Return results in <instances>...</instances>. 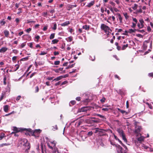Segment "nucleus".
<instances>
[{
    "label": "nucleus",
    "instance_id": "f257e3e1",
    "mask_svg": "<svg viewBox=\"0 0 153 153\" xmlns=\"http://www.w3.org/2000/svg\"><path fill=\"white\" fill-rule=\"evenodd\" d=\"M27 131H28V133L27 132L25 134L27 135H30L31 134L32 136H34L35 137H39V135L41 131L39 129H36L34 131L30 128H28L27 129Z\"/></svg>",
    "mask_w": 153,
    "mask_h": 153
},
{
    "label": "nucleus",
    "instance_id": "f03ea898",
    "mask_svg": "<svg viewBox=\"0 0 153 153\" xmlns=\"http://www.w3.org/2000/svg\"><path fill=\"white\" fill-rule=\"evenodd\" d=\"M22 142L21 143V144L27 147L26 150H30V143L25 138L22 139L21 140Z\"/></svg>",
    "mask_w": 153,
    "mask_h": 153
},
{
    "label": "nucleus",
    "instance_id": "7ed1b4c3",
    "mask_svg": "<svg viewBox=\"0 0 153 153\" xmlns=\"http://www.w3.org/2000/svg\"><path fill=\"white\" fill-rule=\"evenodd\" d=\"M100 28L102 30H104L106 33H108L109 30H111L109 27L103 24L101 25Z\"/></svg>",
    "mask_w": 153,
    "mask_h": 153
},
{
    "label": "nucleus",
    "instance_id": "20e7f679",
    "mask_svg": "<svg viewBox=\"0 0 153 153\" xmlns=\"http://www.w3.org/2000/svg\"><path fill=\"white\" fill-rule=\"evenodd\" d=\"M13 131L16 133L25 130V129L17 128L16 127H13Z\"/></svg>",
    "mask_w": 153,
    "mask_h": 153
},
{
    "label": "nucleus",
    "instance_id": "39448f33",
    "mask_svg": "<svg viewBox=\"0 0 153 153\" xmlns=\"http://www.w3.org/2000/svg\"><path fill=\"white\" fill-rule=\"evenodd\" d=\"M102 131H104L103 129H96L94 133H96L97 132H99V134L100 135H104V134H103V132Z\"/></svg>",
    "mask_w": 153,
    "mask_h": 153
},
{
    "label": "nucleus",
    "instance_id": "423d86ee",
    "mask_svg": "<svg viewBox=\"0 0 153 153\" xmlns=\"http://www.w3.org/2000/svg\"><path fill=\"white\" fill-rule=\"evenodd\" d=\"M116 15L118 16V18H117V20H118V19L120 21V23H121L123 22L122 20L123 18L121 17L120 14L119 13H117Z\"/></svg>",
    "mask_w": 153,
    "mask_h": 153
},
{
    "label": "nucleus",
    "instance_id": "0eeeda50",
    "mask_svg": "<svg viewBox=\"0 0 153 153\" xmlns=\"http://www.w3.org/2000/svg\"><path fill=\"white\" fill-rule=\"evenodd\" d=\"M7 92V91L2 92L0 98V101L2 100L3 98L6 97V94Z\"/></svg>",
    "mask_w": 153,
    "mask_h": 153
},
{
    "label": "nucleus",
    "instance_id": "6e6552de",
    "mask_svg": "<svg viewBox=\"0 0 153 153\" xmlns=\"http://www.w3.org/2000/svg\"><path fill=\"white\" fill-rule=\"evenodd\" d=\"M88 108V107H83L79 110V112L86 111L89 110Z\"/></svg>",
    "mask_w": 153,
    "mask_h": 153
},
{
    "label": "nucleus",
    "instance_id": "1a4fd4ad",
    "mask_svg": "<svg viewBox=\"0 0 153 153\" xmlns=\"http://www.w3.org/2000/svg\"><path fill=\"white\" fill-rule=\"evenodd\" d=\"M117 131L119 133L120 136L123 135L125 134L124 133L123 131L120 128H118L117 130Z\"/></svg>",
    "mask_w": 153,
    "mask_h": 153
},
{
    "label": "nucleus",
    "instance_id": "9d476101",
    "mask_svg": "<svg viewBox=\"0 0 153 153\" xmlns=\"http://www.w3.org/2000/svg\"><path fill=\"white\" fill-rule=\"evenodd\" d=\"M10 106L8 105H5L3 106V109L4 112H8V111L9 109Z\"/></svg>",
    "mask_w": 153,
    "mask_h": 153
},
{
    "label": "nucleus",
    "instance_id": "9b49d317",
    "mask_svg": "<svg viewBox=\"0 0 153 153\" xmlns=\"http://www.w3.org/2000/svg\"><path fill=\"white\" fill-rule=\"evenodd\" d=\"M95 3L94 1H91V2L88 4L86 6V7H90L92 6H93Z\"/></svg>",
    "mask_w": 153,
    "mask_h": 153
},
{
    "label": "nucleus",
    "instance_id": "f8f14e48",
    "mask_svg": "<svg viewBox=\"0 0 153 153\" xmlns=\"http://www.w3.org/2000/svg\"><path fill=\"white\" fill-rule=\"evenodd\" d=\"M87 123H97V121L96 120H93L91 119H88L86 121Z\"/></svg>",
    "mask_w": 153,
    "mask_h": 153
},
{
    "label": "nucleus",
    "instance_id": "ddd939ff",
    "mask_svg": "<svg viewBox=\"0 0 153 153\" xmlns=\"http://www.w3.org/2000/svg\"><path fill=\"white\" fill-rule=\"evenodd\" d=\"M70 23V21H67L61 24L62 26L65 27L68 25Z\"/></svg>",
    "mask_w": 153,
    "mask_h": 153
},
{
    "label": "nucleus",
    "instance_id": "4468645a",
    "mask_svg": "<svg viewBox=\"0 0 153 153\" xmlns=\"http://www.w3.org/2000/svg\"><path fill=\"white\" fill-rule=\"evenodd\" d=\"M117 109L122 114H125V115H127L128 114V113L125 111L121 110L118 108H117Z\"/></svg>",
    "mask_w": 153,
    "mask_h": 153
},
{
    "label": "nucleus",
    "instance_id": "2eb2a0df",
    "mask_svg": "<svg viewBox=\"0 0 153 153\" xmlns=\"http://www.w3.org/2000/svg\"><path fill=\"white\" fill-rule=\"evenodd\" d=\"M141 129V127L140 126H138L137 128L135 130V132L137 134H138L140 132V130Z\"/></svg>",
    "mask_w": 153,
    "mask_h": 153
},
{
    "label": "nucleus",
    "instance_id": "dca6fc26",
    "mask_svg": "<svg viewBox=\"0 0 153 153\" xmlns=\"http://www.w3.org/2000/svg\"><path fill=\"white\" fill-rule=\"evenodd\" d=\"M8 49L6 47H3L0 49V52L1 53H4Z\"/></svg>",
    "mask_w": 153,
    "mask_h": 153
},
{
    "label": "nucleus",
    "instance_id": "f3484780",
    "mask_svg": "<svg viewBox=\"0 0 153 153\" xmlns=\"http://www.w3.org/2000/svg\"><path fill=\"white\" fill-rule=\"evenodd\" d=\"M4 33L5 36L8 37L9 34V31L6 30H5L4 31Z\"/></svg>",
    "mask_w": 153,
    "mask_h": 153
},
{
    "label": "nucleus",
    "instance_id": "a211bd4d",
    "mask_svg": "<svg viewBox=\"0 0 153 153\" xmlns=\"http://www.w3.org/2000/svg\"><path fill=\"white\" fill-rule=\"evenodd\" d=\"M82 28L85 30H88L90 28V26L89 25H85L83 26Z\"/></svg>",
    "mask_w": 153,
    "mask_h": 153
},
{
    "label": "nucleus",
    "instance_id": "6ab92c4d",
    "mask_svg": "<svg viewBox=\"0 0 153 153\" xmlns=\"http://www.w3.org/2000/svg\"><path fill=\"white\" fill-rule=\"evenodd\" d=\"M59 41V40L56 39L53 40L51 42L52 44H55L57 43Z\"/></svg>",
    "mask_w": 153,
    "mask_h": 153
},
{
    "label": "nucleus",
    "instance_id": "aec40b11",
    "mask_svg": "<svg viewBox=\"0 0 153 153\" xmlns=\"http://www.w3.org/2000/svg\"><path fill=\"white\" fill-rule=\"evenodd\" d=\"M76 103V102L75 100L71 101L69 103V105L70 106H72V105H74Z\"/></svg>",
    "mask_w": 153,
    "mask_h": 153
},
{
    "label": "nucleus",
    "instance_id": "412c9836",
    "mask_svg": "<svg viewBox=\"0 0 153 153\" xmlns=\"http://www.w3.org/2000/svg\"><path fill=\"white\" fill-rule=\"evenodd\" d=\"M62 76H58V77H57V78L54 79L53 80V81H59V80H61V79H62Z\"/></svg>",
    "mask_w": 153,
    "mask_h": 153
},
{
    "label": "nucleus",
    "instance_id": "4be33fe9",
    "mask_svg": "<svg viewBox=\"0 0 153 153\" xmlns=\"http://www.w3.org/2000/svg\"><path fill=\"white\" fill-rule=\"evenodd\" d=\"M6 23V22L4 21V19H3L0 21V24L2 26L4 25Z\"/></svg>",
    "mask_w": 153,
    "mask_h": 153
},
{
    "label": "nucleus",
    "instance_id": "5701e85b",
    "mask_svg": "<svg viewBox=\"0 0 153 153\" xmlns=\"http://www.w3.org/2000/svg\"><path fill=\"white\" fill-rule=\"evenodd\" d=\"M128 44L123 45L122 47V50H125L126 49V48H127L128 47Z\"/></svg>",
    "mask_w": 153,
    "mask_h": 153
},
{
    "label": "nucleus",
    "instance_id": "b1692460",
    "mask_svg": "<svg viewBox=\"0 0 153 153\" xmlns=\"http://www.w3.org/2000/svg\"><path fill=\"white\" fill-rule=\"evenodd\" d=\"M83 101L85 103V104H87L88 102H90V99L87 98L84 100Z\"/></svg>",
    "mask_w": 153,
    "mask_h": 153
},
{
    "label": "nucleus",
    "instance_id": "393cba45",
    "mask_svg": "<svg viewBox=\"0 0 153 153\" xmlns=\"http://www.w3.org/2000/svg\"><path fill=\"white\" fill-rule=\"evenodd\" d=\"M6 79H7L6 76V75H4V79H3V80H4L3 83H4V85H6V83H7L6 82Z\"/></svg>",
    "mask_w": 153,
    "mask_h": 153
},
{
    "label": "nucleus",
    "instance_id": "a878e982",
    "mask_svg": "<svg viewBox=\"0 0 153 153\" xmlns=\"http://www.w3.org/2000/svg\"><path fill=\"white\" fill-rule=\"evenodd\" d=\"M117 92L118 94H120L121 95H123L124 94V91L121 90H119L117 91Z\"/></svg>",
    "mask_w": 153,
    "mask_h": 153
},
{
    "label": "nucleus",
    "instance_id": "bb28decb",
    "mask_svg": "<svg viewBox=\"0 0 153 153\" xmlns=\"http://www.w3.org/2000/svg\"><path fill=\"white\" fill-rule=\"evenodd\" d=\"M123 14L126 19H127L129 18V16L128 15V14L127 13H123Z\"/></svg>",
    "mask_w": 153,
    "mask_h": 153
},
{
    "label": "nucleus",
    "instance_id": "cd10ccee",
    "mask_svg": "<svg viewBox=\"0 0 153 153\" xmlns=\"http://www.w3.org/2000/svg\"><path fill=\"white\" fill-rule=\"evenodd\" d=\"M146 104L148 106L149 108L151 109H152V107L151 104L149 103L148 102H146Z\"/></svg>",
    "mask_w": 153,
    "mask_h": 153
},
{
    "label": "nucleus",
    "instance_id": "c85d7f7f",
    "mask_svg": "<svg viewBox=\"0 0 153 153\" xmlns=\"http://www.w3.org/2000/svg\"><path fill=\"white\" fill-rule=\"evenodd\" d=\"M55 35V33H53L51 34L50 36V37H49L50 39H53Z\"/></svg>",
    "mask_w": 153,
    "mask_h": 153
},
{
    "label": "nucleus",
    "instance_id": "c756f323",
    "mask_svg": "<svg viewBox=\"0 0 153 153\" xmlns=\"http://www.w3.org/2000/svg\"><path fill=\"white\" fill-rule=\"evenodd\" d=\"M139 22L140 23V24L141 25V26L142 27H144L143 23H144V21L143 19H141L139 20Z\"/></svg>",
    "mask_w": 153,
    "mask_h": 153
},
{
    "label": "nucleus",
    "instance_id": "7c9ffc66",
    "mask_svg": "<svg viewBox=\"0 0 153 153\" xmlns=\"http://www.w3.org/2000/svg\"><path fill=\"white\" fill-rule=\"evenodd\" d=\"M97 116L99 117H100L101 118H102V119H105V120L106 119V118L104 116L101 115L100 114H97Z\"/></svg>",
    "mask_w": 153,
    "mask_h": 153
},
{
    "label": "nucleus",
    "instance_id": "2f4dec72",
    "mask_svg": "<svg viewBox=\"0 0 153 153\" xmlns=\"http://www.w3.org/2000/svg\"><path fill=\"white\" fill-rule=\"evenodd\" d=\"M68 39V40H67V41L68 42H71L73 40V37L71 36L69 37Z\"/></svg>",
    "mask_w": 153,
    "mask_h": 153
},
{
    "label": "nucleus",
    "instance_id": "473e14b6",
    "mask_svg": "<svg viewBox=\"0 0 153 153\" xmlns=\"http://www.w3.org/2000/svg\"><path fill=\"white\" fill-rule=\"evenodd\" d=\"M137 6L138 5L137 4H134V6L132 7V8L134 10H135L137 9Z\"/></svg>",
    "mask_w": 153,
    "mask_h": 153
},
{
    "label": "nucleus",
    "instance_id": "72a5a7b5",
    "mask_svg": "<svg viewBox=\"0 0 153 153\" xmlns=\"http://www.w3.org/2000/svg\"><path fill=\"white\" fill-rule=\"evenodd\" d=\"M121 137H122V138H123V140H124V141L125 142H126L127 141V140H126V138L125 134H124L123 135L121 136Z\"/></svg>",
    "mask_w": 153,
    "mask_h": 153
},
{
    "label": "nucleus",
    "instance_id": "f704fd0d",
    "mask_svg": "<svg viewBox=\"0 0 153 153\" xmlns=\"http://www.w3.org/2000/svg\"><path fill=\"white\" fill-rule=\"evenodd\" d=\"M28 59V56L24 58L21 59L20 61H24L27 60Z\"/></svg>",
    "mask_w": 153,
    "mask_h": 153
},
{
    "label": "nucleus",
    "instance_id": "c9c22d12",
    "mask_svg": "<svg viewBox=\"0 0 153 153\" xmlns=\"http://www.w3.org/2000/svg\"><path fill=\"white\" fill-rule=\"evenodd\" d=\"M68 10H69L70 9H72L73 8L72 5L71 4H68Z\"/></svg>",
    "mask_w": 153,
    "mask_h": 153
},
{
    "label": "nucleus",
    "instance_id": "e433bc0d",
    "mask_svg": "<svg viewBox=\"0 0 153 153\" xmlns=\"http://www.w3.org/2000/svg\"><path fill=\"white\" fill-rule=\"evenodd\" d=\"M75 64H73L71 65H69L68 67H67L66 68V69H68L69 68H72L74 66V65Z\"/></svg>",
    "mask_w": 153,
    "mask_h": 153
},
{
    "label": "nucleus",
    "instance_id": "4c0bfd02",
    "mask_svg": "<svg viewBox=\"0 0 153 153\" xmlns=\"http://www.w3.org/2000/svg\"><path fill=\"white\" fill-rule=\"evenodd\" d=\"M53 30H56L57 28V25L56 23H54L53 27L52 28Z\"/></svg>",
    "mask_w": 153,
    "mask_h": 153
},
{
    "label": "nucleus",
    "instance_id": "58836bf2",
    "mask_svg": "<svg viewBox=\"0 0 153 153\" xmlns=\"http://www.w3.org/2000/svg\"><path fill=\"white\" fill-rule=\"evenodd\" d=\"M47 53V52H45L44 51H41V53L39 54V55H45Z\"/></svg>",
    "mask_w": 153,
    "mask_h": 153
},
{
    "label": "nucleus",
    "instance_id": "ea45409f",
    "mask_svg": "<svg viewBox=\"0 0 153 153\" xmlns=\"http://www.w3.org/2000/svg\"><path fill=\"white\" fill-rule=\"evenodd\" d=\"M60 61H55L54 62V64L55 65H57L59 64L60 63Z\"/></svg>",
    "mask_w": 153,
    "mask_h": 153
},
{
    "label": "nucleus",
    "instance_id": "a19ab883",
    "mask_svg": "<svg viewBox=\"0 0 153 153\" xmlns=\"http://www.w3.org/2000/svg\"><path fill=\"white\" fill-rule=\"evenodd\" d=\"M27 23L28 24H29L30 23H35L36 22L33 21H30L29 20H27Z\"/></svg>",
    "mask_w": 153,
    "mask_h": 153
},
{
    "label": "nucleus",
    "instance_id": "79ce46f5",
    "mask_svg": "<svg viewBox=\"0 0 153 153\" xmlns=\"http://www.w3.org/2000/svg\"><path fill=\"white\" fill-rule=\"evenodd\" d=\"M39 91V88L38 86H36L35 87V93H37Z\"/></svg>",
    "mask_w": 153,
    "mask_h": 153
},
{
    "label": "nucleus",
    "instance_id": "37998d69",
    "mask_svg": "<svg viewBox=\"0 0 153 153\" xmlns=\"http://www.w3.org/2000/svg\"><path fill=\"white\" fill-rule=\"evenodd\" d=\"M137 140L138 141L142 142L143 140V139L141 137H139L138 138Z\"/></svg>",
    "mask_w": 153,
    "mask_h": 153
},
{
    "label": "nucleus",
    "instance_id": "c03bdc74",
    "mask_svg": "<svg viewBox=\"0 0 153 153\" xmlns=\"http://www.w3.org/2000/svg\"><path fill=\"white\" fill-rule=\"evenodd\" d=\"M128 32L130 33H134V30L133 29H129V30L128 31Z\"/></svg>",
    "mask_w": 153,
    "mask_h": 153
},
{
    "label": "nucleus",
    "instance_id": "a18cd8bd",
    "mask_svg": "<svg viewBox=\"0 0 153 153\" xmlns=\"http://www.w3.org/2000/svg\"><path fill=\"white\" fill-rule=\"evenodd\" d=\"M108 7L113 13H114V11L111 6H109Z\"/></svg>",
    "mask_w": 153,
    "mask_h": 153
},
{
    "label": "nucleus",
    "instance_id": "49530a36",
    "mask_svg": "<svg viewBox=\"0 0 153 153\" xmlns=\"http://www.w3.org/2000/svg\"><path fill=\"white\" fill-rule=\"evenodd\" d=\"M105 98L103 97L101 100H100V101L102 103H103L105 102Z\"/></svg>",
    "mask_w": 153,
    "mask_h": 153
},
{
    "label": "nucleus",
    "instance_id": "de8ad7c7",
    "mask_svg": "<svg viewBox=\"0 0 153 153\" xmlns=\"http://www.w3.org/2000/svg\"><path fill=\"white\" fill-rule=\"evenodd\" d=\"M137 26L139 29L142 28L144 27H142V26H141V25L139 23H138L137 24Z\"/></svg>",
    "mask_w": 153,
    "mask_h": 153
},
{
    "label": "nucleus",
    "instance_id": "09e8293b",
    "mask_svg": "<svg viewBox=\"0 0 153 153\" xmlns=\"http://www.w3.org/2000/svg\"><path fill=\"white\" fill-rule=\"evenodd\" d=\"M18 10H19V11L17 13V14H19L20 13H21L22 12V8H19V9H18Z\"/></svg>",
    "mask_w": 153,
    "mask_h": 153
},
{
    "label": "nucleus",
    "instance_id": "8fccbe9b",
    "mask_svg": "<svg viewBox=\"0 0 153 153\" xmlns=\"http://www.w3.org/2000/svg\"><path fill=\"white\" fill-rule=\"evenodd\" d=\"M122 145L123 147L126 146H125L122 143V142L119 139L117 140Z\"/></svg>",
    "mask_w": 153,
    "mask_h": 153
},
{
    "label": "nucleus",
    "instance_id": "3c124183",
    "mask_svg": "<svg viewBox=\"0 0 153 153\" xmlns=\"http://www.w3.org/2000/svg\"><path fill=\"white\" fill-rule=\"evenodd\" d=\"M26 45V42L22 43L21 44V47L22 48H23Z\"/></svg>",
    "mask_w": 153,
    "mask_h": 153
},
{
    "label": "nucleus",
    "instance_id": "603ef678",
    "mask_svg": "<svg viewBox=\"0 0 153 153\" xmlns=\"http://www.w3.org/2000/svg\"><path fill=\"white\" fill-rule=\"evenodd\" d=\"M32 29L30 28H29L27 29L26 30V31L28 33H29L31 30Z\"/></svg>",
    "mask_w": 153,
    "mask_h": 153
},
{
    "label": "nucleus",
    "instance_id": "864d4df0",
    "mask_svg": "<svg viewBox=\"0 0 153 153\" xmlns=\"http://www.w3.org/2000/svg\"><path fill=\"white\" fill-rule=\"evenodd\" d=\"M15 21L17 25H18L19 22V18H17L15 19Z\"/></svg>",
    "mask_w": 153,
    "mask_h": 153
},
{
    "label": "nucleus",
    "instance_id": "5fc2aeb1",
    "mask_svg": "<svg viewBox=\"0 0 153 153\" xmlns=\"http://www.w3.org/2000/svg\"><path fill=\"white\" fill-rule=\"evenodd\" d=\"M35 38L37 39L36 42H38L39 39H40V37L39 36L37 35L35 37Z\"/></svg>",
    "mask_w": 153,
    "mask_h": 153
},
{
    "label": "nucleus",
    "instance_id": "6e6d98bb",
    "mask_svg": "<svg viewBox=\"0 0 153 153\" xmlns=\"http://www.w3.org/2000/svg\"><path fill=\"white\" fill-rule=\"evenodd\" d=\"M148 75L149 77H153V72L149 73Z\"/></svg>",
    "mask_w": 153,
    "mask_h": 153
},
{
    "label": "nucleus",
    "instance_id": "4d7b16f0",
    "mask_svg": "<svg viewBox=\"0 0 153 153\" xmlns=\"http://www.w3.org/2000/svg\"><path fill=\"white\" fill-rule=\"evenodd\" d=\"M110 4H111L113 7H115V4L112 1H111L110 2Z\"/></svg>",
    "mask_w": 153,
    "mask_h": 153
},
{
    "label": "nucleus",
    "instance_id": "13d9d810",
    "mask_svg": "<svg viewBox=\"0 0 153 153\" xmlns=\"http://www.w3.org/2000/svg\"><path fill=\"white\" fill-rule=\"evenodd\" d=\"M68 83V81H66V80L65 81L61 84V86L64 85H65V84L66 83Z\"/></svg>",
    "mask_w": 153,
    "mask_h": 153
},
{
    "label": "nucleus",
    "instance_id": "bf43d9fd",
    "mask_svg": "<svg viewBox=\"0 0 153 153\" xmlns=\"http://www.w3.org/2000/svg\"><path fill=\"white\" fill-rule=\"evenodd\" d=\"M28 45L29 46L30 48H33V43L31 42L28 44Z\"/></svg>",
    "mask_w": 153,
    "mask_h": 153
},
{
    "label": "nucleus",
    "instance_id": "052dcab7",
    "mask_svg": "<svg viewBox=\"0 0 153 153\" xmlns=\"http://www.w3.org/2000/svg\"><path fill=\"white\" fill-rule=\"evenodd\" d=\"M114 77L118 79L119 80L120 79V77L117 74H116L114 75Z\"/></svg>",
    "mask_w": 153,
    "mask_h": 153
},
{
    "label": "nucleus",
    "instance_id": "680f3d73",
    "mask_svg": "<svg viewBox=\"0 0 153 153\" xmlns=\"http://www.w3.org/2000/svg\"><path fill=\"white\" fill-rule=\"evenodd\" d=\"M136 23H134V22L132 23V25L131 26V27L132 28H134L136 26Z\"/></svg>",
    "mask_w": 153,
    "mask_h": 153
},
{
    "label": "nucleus",
    "instance_id": "e2e57ef3",
    "mask_svg": "<svg viewBox=\"0 0 153 153\" xmlns=\"http://www.w3.org/2000/svg\"><path fill=\"white\" fill-rule=\"evenodd\" d=\"M10 145V144L5 143L2 144L1 145V146H9V145Z\"/></svg>",
    "mask_w": 153,
    "mask_h": 153
},
{
    "label": "nucleus",
    "instance_id": "0e129e2a",
    "mask_svg": "<svg viewBox=\"0 0 153 153\" xmlns=\"http://www.w3.org/2000/svg\"><path fill=\"white\" fill-rule=\"evenodd\" d=\"M54 78V76H52V77H48L47 78V79L49 80H51L53 79Z\"/></svg>",
    "mask_w": 153,
    "mask_h": 153
},
{
    "label": "nucleus",
    "instance_id": "69168bd1",
    "mask_svg": "<svg viewBox=\"0 0 153 153\" xmlns=\"http://www.w3.org/2000/svg\"><path fill=\"white\" fill-rule=\"evenodd\" d=\"M147 48V46L146 45H145V44H144L143 45V49L145 50H146Z\"/></svg>",
    "mask_w": 153,
    "mask_h": 153
},
{
    "label": "nucleus",
    "instance_id": "338daca9",
    "mask_svg": "<svg viewBox=\"0 0 153 153\" xmlns=\"http://www.w3.org/2000/svg\"><path fill=\"white\" fill-rule=\"evenodd\" d=\"M48 26H45L43 29V30L45 31L46 30L48 29Z\"/></svg>",
    "mask_w": 153,
    "mask_h": 153
},
{
    "label": "nucleus",
    "instance_id": "774afa93",
    "mask_svg": "<svg viewBox=\"0 0 153 153\" xmlns=\"http://www.w3.org/2000/svg\"><path fill=\"white\" fill-rule=\"evenodd\" d=\"M59 54V53L58 51H55L54 52V55L55 56L58 55Z\"/></svg>",
    "mask_w": 153,
    "mask_h": 153
}]
</instances>
